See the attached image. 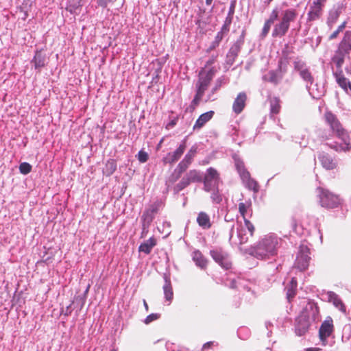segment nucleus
<instances>
[{"instance_id":"nucleus-1","label":"nucleus","mask_w":351,"mask_h":351,"mask_svg":"<svg viewBox=\"0 0 351 351\" xmlns=\"http://www.w3.org/2000/svg\"><path fill=\"white\" fill-rule=\"evenodd\" d=\"M282 239L276 234L270 233L261 238L251 246L250 254L260 260H267L277 255Z\"/></svg>"},{"instance_id":"nucleus-2","label":"nucleus","mask_w":351,"mask_h":351,"mask_svg":"<svg viewBox=\"0 0 351 351\" xmlns=\"http://www.w3.org/2000/svg\"><path fill=\"white\" fill-rule=\"evenodd\" d=\"M324 118L332 131L343 142L339 146H335V149L337 151H349L351 149L350 137L337 116L331 112H326L324 114Z\"/></svg>"},{"instance_id":"nucleus-3","label":"nucleus","mask_w":351,"mask_h":351,"mask_svg":"<svg viewBox=\"0 0 351 351\" xmlns=\"http://www.w3.org/2000/svg\"><path fill=\"white\" fill-rule=\"evenodd\" d=\"M215 74V69L208 71L202 70L198 75L197 82L195 84L196 93L192 101V105L197 106L203 100L206 90H208Z\"/></svg>"},{"instance_id":"nucleus-4","label":"nucleus","mask_w":351,"mask_h":351,"mask_svg":"<svg viewBox=\"0 0 351 351\" xmlns=\"http://www.w3.org/2000/svg\"><path fill=\"white\" fill-rule=\"evenodd\" d=\"M234 225L230 232L229 241L232 245H239L247 242L250 237L253 236L254 232V225L249 221L245 220L242 223H237V237H234Z\"/></svg>"},{"instance_id":"nucleus-5","label":"nucleus","mask_w":351,"mask_h":351,"mask_svg":"<svg viewBox=\"0 0 351 351\" xmlns=\"http://www.w3.org/2000/svg\"><path fill=\"white\" fill-rule=\"evenodd\" d=\"M196 153L197 147L192 146L184 156V158L178 165L176 169H175L176 175L173 174L170 177L169 180L171 182H176L180 177L182 173L188 169L189 165L192 163Z\"/></svg>"},{"instance_id":"nucleus-6","label":"nucleus","mask_w":351,"mask_h":351,"mask_svg":"<svg viewBox=\"0 0 351 351\" xmlns=\"http://www.w3.org/2000/svg\"><path fill=\"white\" fill-rule=\"evenodd\" d=\"M204 189L206 192L217 190L221 182V178L218 171L213 167L207 169L204 178Z\"/></svg>"},{"instance_id":"nucleus-7","label":"nucleus","mask_w":351,"mask_h":351,"mask_svg":"<svg viewBox=\"0 0 351 351\" xmlns=\"http://www.w3.org/2000/svg\"><path fill=\"white\" fill-rule=\"evenodd\" d=\"M319 191V203L326 208H335L341 204V199L339 195L333 194L328 190L318 189Z\"/></svg>"},{"instance_id":"nucleus-8","label":"nucleus","mask_w":351,"mask_h":351,"mask_svg":"<svg viewBox=\"0 0 351 351\" xmlns=\"http://www.w3.org/2000/svg\"><path fill=\"white\" fill-rule=\"evenodd\" d=\"M202 181V176L199 171L195 169L190 170L182 177L180 182L175 186L174 190L178 193L183 190L191 182H199Z\"/></svg>"},{"instance_id":"nucleus-9","label":"nucleus","mask_w":351,"mask_h":351,"mask_svg":"<svg viewBox=\"0 0 351 351\" xmlns=\"http://www.w3.org/2000/svg\"><path fill=\"white\" fill-rule=\"evenodd\" d=\"M309 255V248L306 245L301 244L295 262V267L300 271L305 270L308 267L311 259Z\"/></svg>"},{"instance_id":"nucleus-10","label":"nucleus","mask_w":351,"mask_h":351,"mask_svg":"<svg viewBox=\"0 0 351 351\" xmlns=\"http://www.w3.org/2000/svg\"><path fill=\"white\" fill-rule=\"evenodd\" d=\"M158 206L152 204L143 212L141 217L143 232L148 231L149 226L154 219L155 215L158 213Z\"/></svg>"},{"instance_id":"nucleus-11","label":"nucleus","mask_w":351,"mask_h":351,"mask_svg":"<svg viewBox=\"0 0 351 351\" xmlns=\"http://www.w3.org/2000/svg\"><path fill=\"white\" fill-rule=\"evenodd\" d=\"M212 258L223 268L228 269L231 267V261L227 253L221 250H213L210 251Z\"/></svg>"},{"instance_id":"nucleus-12","label":"nucleus","mask_w":351,"mask_h":351,"mask_svg":"<svg viewBox=\"0 0 351 351\" xmlns=\"http://www.w3.org/2000/svg\"><path fill=\"white\" fill-rule=\"evenodd\" d=\"M310 327V321L306 314L299 315L295 319V332L298 336L304 335Z\"/></svg>"},{"instance_id":"nucleus-13","label":"nucleus","mask_w":351,"mask_h":351,"mask_svg":"<svg viewBox=\"0 0 351 351\" xmlns=\"http://www.w3.org/2000/svg\"><path fill=\"white\" fill-rule=\"evenodd\" d=\"M333 331V324L331 317H328L322 324L319 330V337L321 341L325 344L327 339L330 336Z\"/></svg>"},{"instance_id":"nucleus-14","label":"nucleus","mask_w":351,"mask_h":351,"mask_svg":"<svg viewBox=\"0 0 351 351\" xmlns=\"http://www.w3.org/2000/svg\"><path fill=\"white\" fill-rule=\"evenodd\" d=\"M325 2L319 0H315L310 6L307 14V20L313 21L319 19L322 14V8Z\"/></svg>"},{"instance_id":"nucleus-15","label":"nucleus","mask_w":351,"mask_h":351,"mask_svg":"<svg viewBox=\"0 0 351 351\" xmlns=\"http://www.w3.org/2000/svg\"><path fill=\"white\" fill-rule=\"evenodd\" d=\"M186 139H184L174 152L168 153L167 156L163 158V162L166 164L175 163L181 158L186 149Z\"/></svg>"},{"instance_id":"nucleus-16","label":"nucleus","mask_w":351,"mask_h":351,"mask_svg":"<svg viewBox=\"0 0 351 351\" xmlns=\"http://www.w3.org/2000/svg\"><path fill=\"white\" fill-rule=\"evenodd\" d=\"M247 100L246 93L244 92L239 93L235 98L232 104L233 112L239 114H240L245 106Z\"/></svg>"},{"instance_id":"nucleus-17","label":"nucleus","mask_w":351,"mask_h":351,"mask_svg":"<svg viewBox=\"0 0 351 351\" xmlns=\"http://www.w3.org/2000/svg\"><path fill=\"white\" fill-rule=\"evenodd\" d=\"M238 209L241 216L243 217V221L248 220L247 217L252 215V204L250 199L239 202L238 204Z\"/></svg>"},{"instance_id":"nucleus-18","label":"nucleus","mask_w":351,"mask_h":351,"mask_svg":"<svg viewBox=\"0 0 351 351\" xmlns=\"http://www.w3.org/2000/svg\"><path fill=\"white\" fill-rule=\"evenodd\" d=\"M289 27H290L289 24H286L280 19L279 21L276 23L272 31V36L274 38H282L287 33Z\"/></svg>"},{"instance_id":"nucleus-19","label":"nucleus","mask_w":351,"mask_h":351,"mask_svg":"<svg viewBox=\"0 0 351 351\" xmlns=\"http://www.w3.org/2000/svg\"><path fill=\"white\" fill-rule=\"evenodd\" d=\"M297 16V10L293 8H289L282 11L280 19L286 24H289L290 25L291 22L295 21Z\"/></svg>"},{"instance_id":"nucleus-20","label":"nucleus","mask_w":351,"mask_h":351,"mask_svg":"<svg viewBox=\"0 0 351 351\" xmlns=\"http://www.w3.org/2000/svg\"><path fill=\"white\" fill-rule=\"evenodd\" d=\"M215 112L210 110L205 113L202 114L193 125V130H199L202 128L208 121H209L213 117Z\"/></svg>"},{"instance_id":"nucleus-21","label":"nucleus","mask_w":351,"mask_h":351,"mask_svg":"<svg viewBox=\"0 0 351 351\" xmlns=\"http://www.w3.org/2000/svg\"><path fill=\"white\" fill-rule=\"evenodd\" d=\"M165 284L163 285V291L165 300L169 302L168 305L171 302L173 298V292L171 284L170 278L165 274L164 275Z\"/></svg>"},{"instance_id":"nucleus-22","label":"nucleus","mask_w":351,"mask_h":351,"mask_svg":"<svg viewBox=\"0 0 351 351\" xmlns=\"http://www.w3.org/2000/svg\"><path fill=\"white\" fill-rule=\"evenodd\" d=\"M318 159L320 161L322 167L326 169L330 170L336 167V162L330 156L327 154L322 153L318 156Z\"/></svg>"},{"instance_id":"nucleus-23","label":"nucleus","mask_w":351,"mask_h":351,"mask_svg":"<svg viewBox=\"0 0 351 351\" xmlns=\"http://www.w3.org/2000/svg\"><path fill=\"white\" fill-rule=\"evenodd\" d=\"M333 75L335 77L336 82L338 84V85L348 93V84H350V82H349L347 80V78L345 77L344 75L343 74L342 70L336 71L333 72Z\"/></svg>"},{"instance_id":"nucleus-24","label":"nucleus","mask_w":351,"mask_h":351,"mask_svg":"<svg viewBox=\"0 0 351 351\" xmlns=\"http://www.w3.org/2000/svg\"><path fill=\"white\" fill-rule=\"evenodd\" d=\"M327 296L329 302H332L337 308L343 313L346 312V307L344 304L335 293L332 291H328L327 293Z\"/></svg>"},{"instance_id":"nucleus-25","label":"nucleus","mask_w":351,"mask_h":351,"mask_svg":"<svg viewBox=\"0 0 351 351\" xmlns=\"http://www.w3.org/2000/svg\"><path fill=\"white\" fill-rule=\"evenodd\" d=\"M308 315L307 317L311 319L313 322H317L319 321V310L315 303H309L306 308Z\"/></svg>"},{"instance_id":"nucleus-26","label":"nucleus","mask_w":351,"mask_h":351,"mask_svg":"<svg viewBox=\"0 0 351 351\" xmlns=\"http://www.w3.org/2000/svg\"><path fill=\"white\" fill-rule=\"evenodd\" d=\"M306 89L310 95L314 99H319L324 94V87L319 86L317 84L313 83V85H307Z\"/></svg>"},{"instance_id":"nucleus-27","label":"nucleus","mask_w":351,"mask_h":351,"mask_svg":"<svg viewBox=\"0 0 351 351\" xmlns=\"http://www.w3.org/2000/svg\"><path fill=\"white\" fill-rule=\"evenodd\" d=\"M36 69H40L46 64V56L40 51H36L32 60Z\"/></svg>"},{"instance_id":"nucleus-28","label":"nucleus","mask_w":351,"mask_h":351,"mask_svg":"<svg viewBox=\"0 0 351 351\" xmlns=\"http://www.w3.org/2000/svg\"><path fill=\"white\" fill-rule=\"evenodd\" d=\"M282 76L280 71H269L263 76V80L270 83L277 84L281 80Z\"/></svg>"},{"instance_id":"nucleus-29","label":"nucleus","mask_w":351,"mask_h":351,"mask_svg":"<svg viewBox=\"0 0 351 351\" xmlns=\"http://www.w3.org/2000/svg\"><path fill=\"white\" fill-rule=\"evenodd\" d=\"M193 261L195 265L201 269H205L207 265V261L199 250H195L192 254Z\"/></svg>"},{"instance_id":"nucleus-30","label":"nucleus","mask_w":351,"mask_h":351,"mask_svg":"<svg viewBox=\"0 0 351 351\" xmlns=\"http://www.w3.org/2000/svg\"><path fill=\"white\" fill-rule=\"evenodd\" d=\"M245 186L250 190H252L254 192L258 191V185L256 181L250 177V174L248 173L246 176L241 178Z\"/></svg>"},{"instance_id":"nucleus-31","label":"nucleus","mask_w":351,"mask_h":351,"mask_svg":"<svg viewBox=\"0 0 351 351\" xmlns=\"http://www.w3.org/2000/svg\"><path fill=\"white\" fill-rule=\"evenodd\" d=\"M156 245V241L154 237L149 238L148 240L141 243L138 247L139 252L149 254L152 248Z\"/></svg>"},{"instance_id":"nucleus-32","label":"nucleus","mask_w":351,"mask_h":351,"mask_svg":"<svg viewBox=\"0 0 351 351\" xmlns=\"http://www.w3.org/2000/svg\"><path fill=\"white\" fill-rule=\"evenodd\" d=\"M243 44V36L242 35L239 40H237L234 45L230 47L228 56L230 58H232V59H234L239 52L240 51V49L241 48V46Z\"/></svg>"},{"instance_id":"nucleus-33","label":"nucleus","mask_w":351,"mask_h":351,"mask_svg":"<svg viewBox=\"0 0 351 351\" xmlns=\"http://www.w3.org/2000/svg\"><path fill=\"white\" fill-rule=\"evenodd\" d=\"M234 165L237 172L239 174L240 178H242L247 174L250 173L249 171L245 169L243 161L238 156H234Z\"/></svg>"},{"instance_id":"nucleus-34","label":"nucleus","mask_w":351,"mask_h":351,"mask_svg":"<svg viewBox=\"0 0 351 351\" xmlns=\"http://www.w3.org/2000/svg\"><path fill=\"white\" fill-rule=\"evenodd\" d=\"M234 165L237 172L239 174L240 178H242L247 174L250 173L249 171L245 169L243 161L238 156H234Z\"/></svg>"},{"instance_id":"nucleus-35","label":"nucleus","mask_w":351,"mask_h":351,"mask_svg":"<svg viewBox=\"0 0 351 351\" xmlns=\"http://www.w3.org/2000/svg\"><path fill=\"white\" fill-rule=\"evenodd\" d=\"M197 221L199 226L203 228H209L211 226L209 216L204 212L199 213Z\"/></svg>"},{"instance_id":"nucleus-36","label":"nucleus","mask_w":351,"mask_h":351,"mask_svg":"<svg viewBox=\"0 0 351 351\" xmlns=\"http://www.w3.org/2000/svg\"><path fill=\"white\" fill-rule=\"evenodd\" d=\"M280 101L279 98L278 97H273L271 98L269 100V104H270V115L271 117H273L274 114H277L280 111Z\"/></svg>"},{"instance_id":"nucleus-37","label":"nucleus","mask_w":351,"mask_h":351,"mask_svg":"<svg viewBox=\"0 0 351 351\" xmlns=\"http://www.w3.org/2000/svg\"><path fill=\"white\" fill-rule=\"evenodd\" d=\"M117 169L116 161L113 159L107 160L105 167L103 169V173L106 176H111Z\"/></svg>"},{"instance_id":"nucleus-38","label":"nucleus","mask_w":351,"mask_h":351,"mask_svg":"<svg viewBox=\"0 0 351 351\" xmlns=\"http://www.w3.org/2000/svg\"><path fill=\"white\" fill-rule=\"evenodd\" d=\"M299 75L303 81L306 83V86L307 85H313L314 82V77L312 75L309 68L305 69V71H302V73H300Z\"/></svg>"},{"instance_id":"nucleus-39","label":"nucleus","mask_w":351,"mask_h":351,"mask_svg":"<svg viewBox=\"0 0 351 351\" xmlns=\"http://www.w3.org/2000/svg\"><path fill=\"white\" fill-rule=\"evenodd\" d=\"M296 289L297 280L295 278H293L290 282L289 287H287V297L289 300L295 296Z\"/></svg>"},{"instance_id":"nucleus-40","label":"nucleus","mask_w":351,"mask_h":351,"mask_svg":"<svg viewBox=\"0 0 351 351\" xmlns=\"http://www.w3.org/2000/svg\"><path fill=\"white\" fill-rule=\"evenodd\" d=\"M230 284L227 283V285L231 288H237L239 289L243 288L244 289H247V291L250 290V289L245 285V282L243 279L238 278L237 280L230 279Z\"/></svg>"},{"instance_id":"nucleus-41","label":"nucleus","mask_w":351,"mask_h":351,"mask_svg":"<svg viewBox=\"0 0 351 351\" xmlns=\"http://www.w3.org/2000/svg\"><path fill=\"white\" fill-rule=\"evenodd\" d=\"M340 11L338 10H331L329 13V16L327 20L328 25L332 28L333 25L337 21L338 18L339 17Z\"/></svg>"},{"instance_id":"nucleus-42","label":"nucleus","mask_w":351,"mask_h":351,"mask_svg":"<svg viewBox=\"0 0 351 351\" xmlns=\"http://www.w3.org/2000/svg\"><path fill=\"white\" fill-rule=\"evenodd\" d=\"M294 69L299 73H302V71H305L308 67L306 66V62L299 58H296L293 62Z\"/></svg>"},{"instance_id":"nucleus-43","label":"nucleus","mask_w":351,"mask_h":351,"mask_svg":"<svg viewBox=\"0 0 351 351\" xmlns=\"http://www.w3.org/2000/svg\"><path fill=\"white\" fill-rule=\"evenodd\" d=\"M340 47L345 51L350 50L351 49V36L348 32H347L342 41L340 43Z\"/></svg>"},{"instance_id":"nucleus-44","label":"nucleus","mask_w":351,"mask_h":351,"mask_svg":"<svg viewBox=\"0 0 351 351\" xmlns=\"http://www.w3.org/2000/svg\"><path fill=\"white\" fill-rule=\"evenodd\" d=\"M232 16L230 13L228 14V16L226 18L223 25H222L220 32L227 34L230 30V26L232 23Z\"/></svg>"},{"instance_id":"nucleus-45","label":"nucleus","mask_w":351,"mask_h":351,"mask_svg":"<svg viewBox=\"0 0 351 351\" xmlns=\"http://www.w3.org/2000/svg\"><path fill=\"white\" fill-rule=\"evenodd\" d=\"M217 91L218 90L214 86H213L212 88L208 91V93L206 95V96L205 97V98L203 97V101L204 102H208V101H213L216 100L217 99Z\"/></svg>"},{"instance_id":"nucleus-46","label":"nucleus","mask_w":351,"mask_h":351,"mask_svg":"<svg viewBox=\"0 0 351 351\" xmlns=\"http://www.w3.org/2000/svg\"><path fill=\"white\" fill-rule=\"evenodd\" d=\"M225 34L219 32L215 38V40L212 42L210 47H209V50H213L214 49H215L217 47L219 46V43H221V41L222 40V39L223 38Z\"/></svg>"},{"instance_id":"nucleus-47","label":"nucleus","mask_w":351,"mask_h":351,"mask_svg":"<svg viewBox=\"0 0 351 351\" xmlns=\"http://www.w3.org/2000/svg\"><path fill=\"white\" fill-rule=\"evenodd\" d=\"M19 171L21 174L27 175L31 172L32 167V165L26 162H23L19 165Z\"/></svg>"},{"instance_id":"nucleus-48","label":"nucleus","mask_w":351,"mask_h":351,"mask_svg":"<svg viewBox=\"0 0 351 351\" xmlns=\"http://www.w3.org/2000/svg\"><path fill=\"white\" fill-rule=\"evenodd\" d=\"M210 193H211L210 198L213 203L219 204L222 201V196L219 193V188H217V190L210 191Z\"/></svg>"},{"instance_id":"nucleus-49","label":"nucleus","mask_w":351,"mask_h":351,"mask_svg":"<svg viewBox=\"0 0 351 351\" xmlns=\"http://www.w3.org/2000/svg\"><path fill=\"white\" fill-rule=\"evenodd\" d=\"M332 61L336 64V66L337 67V71L341 70V66H342V65L343 64V62H344L343 57L342 56L336 55L332 58Z\"/></svg>"},{"instance_id":"nucleus-50","label":"nucleus","mask_w":351,"mask_h":351,"mask_svg":"<svg viewBox=\"0 0 351 351\" xmlns=\"http://www.w3.org/2000/svg\"><path fill=\"white\" fill-rule=\"evenodd\" d=\"M227 83V80L224 76H221L215 82L214 87L219 90L221 87Z\"/></svg>"},{"instance_id":"nucleus-51","label":"nucleus","mask_w":351,"mask_h":351,"mask_svg":"<svg viewBox=\"0 0 351 351\" xmlns=\"http://www.w3.org/2000/svg\"><path fill=\"white\" fill-rule=\"evenodd\" d=\"M346 23H347L346 21H344L343 23H342L338 27V28L330 36L329 39L333 40V39L336 38L337 37L338 34H339V32H342L344 29V28L346 27Z\"/></svg>"},{"instance_id":"nucleus-52","label":"nucleus","mask_w":351,"mask_h":351,"mask_svg":"<svg viewBox=\"0 0 351 351\" xmlns=\"http://www.w3.org/2000/svg\"><path fill=\"white\" fill-rule=\"evenodd\" d=\"M136 156L138 161L141 163L147 162L149 158L148 154L143 150L139 151Z\"/></svg>"},{"instance_id":"nucleus-53","label":"nucleus","mask_w":351,"mask_h":351,"mask_svg":"<svg viewBox=\"0 0 351 351\" xmlns=\"http://www.w3.org/2000/svg\"><path fill=\"white\" fill-rule=\"evenodd\" d=\"M160 317V314L158 313H152L146 317L144 320V323L146 324H149L153 321L158 319Z\"/></svg>"},{"instance_id":"nucleus-54","label":"nucleus","mask_w":351,"mask_h":351,"mask_svg":"<svg viewBox=\"0 0 351 351\" xmlns=\"http://www.w3.org/2000/svg\"><path fill=\"white\" fill-rule=\"evenodd\" d=\"M278 18V11L277 8H275L272 10V12L270 14L269 18L267 21L274 23V22L277 20Z\"/></svg>"},{"instance_id":"nucleus-55","label":"nucleus","mask_w":351,"mask_h":351,"mask_svg":"<svg viewBox=\"0 0 351 351\" xmlns=\"http://www.w3.org/2000/svg\"><path fill=\"white\" fill-rule=\"evenodd\" d=\"M272 23L268 22V21H265V24H264V26H263V31H262V34L263 36H266L269 29H270V27H271V25Z\"/></svg>"},{"instance_id":"nucleus-56","label":"nucleus","mask_w":351,"mask_h":351,"mask_svg":"<svg viewBox=\"0 0 351 351\" xmlns=\"http://www.w3.org/2000/svg\"><path fill=\"white\" fill-rule=\"evenodd\" d=\"M217 345L218 343L215 341H208L203 345L202 350H205L206 349L210 348L213 346H217Z\"/></svg>"},{"instance_id":"nucleus-57","label":"nucleus","mask_w":351,"mask_h":351,"mask_svg":"<svg viewBox=\"0 0 351 351\" xmlns=\"http://www.w3.org/2000/svg\"><path fill=\"white\" fill-rule=\"evenodd\" d=\"M112 0H97V2L99 6L105 8Z\"/></svg>"},{"instance_id":"nucleus-58","label":"nucleus","mask_w":351,"mask_h":351,"mask_svg":"<svg viewBox=\"0 0 351 351\" xmlns=\"http://www.w3.org/2000/svg\"><path fill=\"white\" fill-rule=\"evenodd\" d=\"M177 123V120L176 119H173L172 121H171L167 125V129H170V128H172L173 127H174L176 125Z\"/></svg>"},{"instance_id":"nucleus-59","label":"nucleus","mask_w":351,"mask_h":351,"mask_svg":"<svg viewBox=\"0 0 351 351\" xmlns=\"http://www.w3.org/2000/svg\"><path fill=\"white\" fill-rule=\"evenodd\" d=\"M319 348H308L305 349V351H319Z\"/></svg>"},{"instance_id":"nucleus-60","label":"nucleus","mask_w":351,"mask_h":351,"mask_svg":"<svg viewBox=\"0 0 351 351\" xmlns=\"http://www.w3.org/2000/svg\"><path fill=\"white\" fill-rule=\"evenodd\" d=\"M143 305L145 306V311H149V306H148V304H147L146 300H143Z\"/></svg>"},{"instance_id":"nucleus-61","label":"nucleus","mask_w":351,"mask_h":351,"mask_svg":"<svg viewBox=\"0 0 351 351\" xmlns=\"http://www.w3.org/2000/svg\"><path fill=\"white\" fill-rule=\"evenodd\" d=\"M213 62H214V58L210 59L209 60L207 61L206 66L212 64L213 63Z\"/></svg>"},{"instance_id":"nucleus-62","label":"nucleus","mask_w":351,"mask_h":351,"mask_svg":"<svg viewBox=\"0 0 351 351\" xmlns=\"http://www.w3.org/2000/svg\"><path fill=\"white\" fill-rule=\"evenodd\" d=\"M245 330V328H241V329H239V331H238V335L239 336V337H240V338H241V332H242V331H243V330Z\"/></svg>"},{"instance_id":"nucleus-63","label":"nucleus","mask_w":351,"mask_h":351,"mask_svg":"<svg viewBox=\"0 0 351 351\" xmlns=\"http://www.w3.org/2000/svg\"><path fill=\"white\" fill-rule=\"evenodd\" d=\"M272 326V324H271V323H270L269 322H265V326H266V328H267V329H269V327H270V326Z\"/></svg>"},{"instance_id":"nucleus-64","label":"nucleus","mask_w":351,"mask_h":351,"mask_svg":"<svg viewBox=\"0 0 351 351\" xmlns=\"http://www.w3.org/2000/svg\"><path fill=\"white\" fill-rule=\"evenodd\" d=\"M213 0H206V4L207 5H211L212 2H213Z\"/></svg>"}]
</instances>
